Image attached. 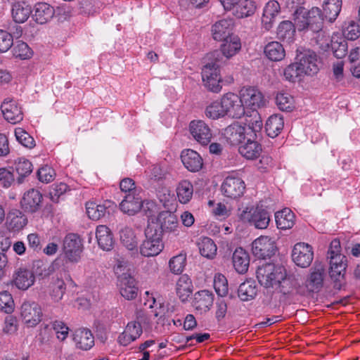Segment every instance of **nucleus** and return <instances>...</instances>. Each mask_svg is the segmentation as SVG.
Masks as SVG:
<instances>
[{
	"mask_svg": "<svg viewBox=\"0 0 360 360\" xmlns=\"http://www.w3.org/2000/svg\"><path fill=\"white\" fill-rule=\"evenodd\" d=\"M205 114L206 117L212 120L225 117L222 98H221L220 101H215L207 105L205 108Z\"/></svg>",
	"mask_w": 360,
	"mask_h": 360,
	"instance_id": "50",
	"label": "nucleus"
},
{
	"mask_svg": "<svg viewBox=\"0 0 360 360\" xmlns=\"http://www.w3.org/2000/svg\"><path fill=\"white\" fill-rule=\"evenodd\" d=\"M120 241L129 250H138V240L136 235L129 227H124L120 231Z\"/></svg>",
	"mask_w": 360,
	"mask_h": 360,
	"instance_id": "44",
	"label": "nucleus"
},
{
	"mask_svg": "<svg viewBox=\"0 0 360 360\" xmlns=\"http://www.w3.org/2000/svg\"><path fill=\"white\" fill-rule=\"evenodd\" d=\"M96 237L98 246L105 251L111 250L115 245V239L111 230L105 225L96 227Z\"/></svg>",
	"mask_w": 360,
	"mask_h": 360,
	"instance_id": "28",
	"label": "nucleus"
},
{
	"mask_svg": "<svg viewBox=\"0 0 360 360\" xmlns=\"http://www.w3.org/2000/svg\"><path fill=\"white\" fill-rule=\"evenodd\" d=\"M13 45V35L6 30H0V53L6 52Z\"/></svg>",
	"mask_w": 360,
	"mask_h": 360,
	"instance_id": "62",
	"label": "nucleus"
},
{
	"mask_svg": "<svg viewBox=\"0 0 360 360\" xmlns=\"http://www.w3.org/2000/svg\"><path fill=\"white\" fill-rule=\"evenodd\" d=\"M306 75L300 66L297 61L288 65L284 70V76L285 79L291 82H295L300 77Z\"/></svg>",
	"mask_w": 360,
	"mask_h": 360,
	"instance_id": "54",
	"label": "nucleus"
},
{
	"mask_svg": "<svg viewBox=\"0 0 360 360\" xmlns=\"http://www.w3.org/2000/svg\"><path fill=\"white\" fill-rule=\"evenodd\" d=\"M330 46L334 56L338 58H342L347 53L348 45L344 38H339L335 40L334 37H332Z\"/></svg>",
	"mask_w": 360,
	"mask_h": 360,
	"instance_id": "53",
	"label": "nucleus"
},
{
	"mask_svg": "<svg viewBox=\"0 0 360 360\" xmlns=\"http://www.w3.org/2000/svg\"><path fill=\"white\" fill-rule=\"evenodd\" d=\"M189 131L193 138L202 146L208 145L213 136L208 124L200 120H195L190 122Z\"/></svg>",
	"mask_w": 360,
	"mask_h": 360,
	"instance_id": "13",
	"label": "nucleus"
},
{
	"mask_svg": "<svg viewBox=\"0 0 360 360\" xmlns=\"http://www.w3.org/2000/svg\"><path fill=\"white\" fill-rule=\"evenodd\" d=\"M206 60L207 63L202 69V79L204 85L209 91L219 93L222 88L221 84L222 79L219 70L221 64L212 60Z\"/></svg>",
	"mask_w": 360,
	"mask_h": 360,
	"instance_id": "5",
	"label": "nucleus"
},
{
	"mask_svg": "<svg viewBox=\"0 0 360 360\" xmlns=\"http://www.w3.org/2000/svg\"><path fill=\"white\" fill-rule=\"evenodd\" d=\"M181 158L185 167L190 172H196L202 167V158L199 153L193 150L187 149L183 150Z\"/></svg>",
	"mask_w": 360,
	"mask_h": 360,
	"instance_id": "27",
	"label": "nucleus"
},
{
	"mask_svg": "<svg viewBox=\"0 0 360 360\" xmlns=\"http://www.w3.org/2000/svg\"><path fill=\"white\" fill-rule=\"evenodd\" d=\"M266 56L271 60L279 61L285 57V50L281 44L278 41H271L264 48Z\"/></svg>",
	"mask_w": 360,
	"mask_h": 360,
	"instance_id": "46",
	"label": "nucleus"
},
{
	"mask_svg": "<svg viewBox=\"0 0 360 360\" xmlns=\"http://www.w3.org/2000/svg\"><path fill=\"white\" fill-rule=\"evenodd\" d=\"M294 20L299 32H304L306 35L323 28L324 16L318 7H313L309 11L304 8H297L294 12Z\"/></svg>",
	"mask_w": 360,
	"mask_h": 360,
	"instance_id": "1",
	"label": "nucleus"
},
{
	"mask_svg": "<svg viewBox=\"0 0 360 360\" xmlns=\"http://www.w3.org/2000/svg\"><path fill=\"white\" fill-rule=\"evenodd\" d=\"M276 103L283 111H291L294 108V99L287 93H278L276 97Z\"/></svg>",
	"mask_w": 360,
	"mask_h": 360,
	"instance_id": "56",
	"label": "nucleus"
},
{
	"mask_svg": "<svg viewBox=\"0 0 360 360\" xmlns=\"http://www.w3.org/2000/svg\"><path fill=\"white\" fill-rule=\"evenodd\" d=\"M14 310V301L12 295L8 291L0 292V311L11 314Z\"/></svg>",
	"mask_w": 360,
	"mask_h": 360,
	"instance_id": "58",
	"label": "nucleus"
},
{
	"mask_svg": "<svg viewBox=\"0 0 360 360\" xmlns=\"http://www.w3.org/2000/svg\"><path fill=\"white\" fill-rule=\"evenodd\" d=\"M11 13L15 22L22 23L30 17L32 9L25 1H17L12 4Z\"/></svg>",
	"mask_w": 360,
	"mask_h": 360,
	"instance_id": "37",
	"label": "nucleus"
},
{
	"mask_svg": "<svg viewBox=\"0 0 360 360\" xmlns=\"http://www.w3.org/2000/svg\"><path fill=\"white\" fill-rule=\"evenodd\" d=\"M176 194L181 203L186 204L188 202L193 194V184L188 180L181 181L176 188Z\"/></svg>",
	"mask_w": 360,
	"mask_h": 360,
	"instance_id": "48",
	"label": "nucleus"
},
{
	"mask_svg": "<svg viewBox=\"0 0 360 360\" xmlns=\"http://www.w3.org/2000/svg\"><path fill=\"white\" fill-rule=\"evenodd\" d=\"M141 192L134 190V193L126 194L120 204L121 211L129 215H134L141 210L143 205V199L140 195Z\"/></svg>",
	"mask_w": 360,
	"mask_h": 360,
	"instance_id": "20",
	"label": "nucleus"
},
{
	"mask_svg": "<svg viewBox=\"0 0 360 360\" xmlns=\"http://www.w3.org/2000/svg\"><path fill=\"white\" fill-rule=\"evenodd\" d=\"M276 250L274 241L268 236H262L252 243V252L258 259L270 258L275 255Z\"/></svg>",
	"mask_w": 360,
	"mask_h": 360,
	"instance_id": "11",
	"label": "nucleus"
},
{
	"mask_svg": "<svg viewBox=\"0 0 360 360\" xmlns=\"http://www.w3.org/2000/svg\"><path fill=\"white\" fill-rule=\"evenodd\" d=\"M214 287L219 296L225 297L228 294V281L224 275L219 274L215 276Z\"/></svg>",
	"mask_w": 360,
	"mask_h": 360,
	"instance_id": "59",
	"label": "nucleus"
},
{
	"mask_svg": "<svg viewBox=\"0 0 360 360\" xmlns=\"http://www.w3.org/2000/svg\"><path fill=\"white\" fill-rule=\"evenodd\" d=\"M82 251V240L78 234L68 233L65 236L63 241V252L69 262H78Z\"/></svg>",
	"mask_w": 360,
	"mask_h": 360,
	"instance_id": "8",
	"label": "nucleus"
},
{
	"mask_svg": "<svg viewBox=\"0 0 360 360\" xmlns=\"http://www.w3.org/2000/svg\"><path fill=\"white\" fill-rule=\"evenodd\" d=\"M296 28L295 23L293 24L290 20H284L281 22L277 27V39L283 42L290 44L295 40Z\"/></svg>",
	"mask_w": 360,
	"mask_h": 360,
	"instance_id": "33",
	"label": "nucleus"
},
{
	"mask_svg": "<svg viewBox=\"0 0 360 360\" xmlns=\"http://www.w3.org/2000/svg\"><path fill=\"white\" fill-rule=\"evenodd\" d=\"M15 136L18 141L27 148H33L36 145L34 138L22 128H16Z\"/></svg>",
	"mask_w": 360,
	"mask_h": 360,
	"instance_id": "57",
	"label": "nucleus"
},
{
	"mask_svg": "<svg viewBox=\"0 0 360 360\" xmlns=\"http://www.w3.org/2000/svg\"><path fill=\"white\" fill-rule=\"evenodd\" d=\"M214 302V295L209 290H204L194 295L193 306L197 310L207 311L210 309Z\"/></svg>",
	"mask_w": 360,
	"mask_h": 360,
	"instance_id": "34",
	"label": "nucleus"
},
{
	"mask_svg": "<svg viewBox=\"0 0 360 360\" xmlns=\"http://www.w3.org/2000/svg\"><path fill=\"white\" fill-rule=\"evenodd\" d=\"M13 52L16 58L22 60L27 59L32 56V51L28 45L23 41L17 42L16 45L13 47Z\"/></svg>",
	"mask_w": 360,
	"mask_h": 360,
	"instance_id": "60",
	"label": "nucleus"
},
{
	"mask_svg": "<svg viewBox=\"0 0 360 360\" xmlns=\"http://www.w3.org/2000/svg\"><path fill=\"white\" fill-rule=\"evenodd\" d=\"M310 271V274L305 281V285L309 292H317L323 285L325 266L322 263L315 262Z\"/></svg>",
	"mask_w": 360,
	"mask_h": 360,
	"instance_id": "15",
	"label": "nucleus"
},
{
	"mask_svg": "<svg viewBox=\"0 0 360 360\" xmlns=\"http://www.w3.org/2000/svg\"><path fill=\"white\" fill-rule=\"evenodd\" d=\"M277 227L280 229H291L295 224V214L288 208H285L275 214Z\"/></svg>",
	"mask_w": 360,
	"mask_h": 360,
	"instance_id": "40",
	"label": "nucleus"
},
{
	"mask_svg": "<svg viewBox=\"0 0 360 360\" xmlns=\"http://www.w3.org/2000/svg\"><path fill=\"white\" fill-rule=\"evenodd\" d=\"M292 257L293 262L302 268L308 267L314 259L312 247L304 243H298L295 245Z\"/></svg>",
	"mask_w": 360,
	"mask_h": 360,
	"instance_id": "14",
	"label": "nucleus"
},
{
	"mask_svg": "<svg viewBox=\"0 0 360 360\" xmlns=\"http://www.w3.org/2000/svg\"><path fill=\"white\" fill-rule=\"evenodd\" d=\"M284 126L283 119L278 115H273L266 120L265 130L269 137H276Z\"/></svg>",
	"mask_w": 360,
	"mask_h": 360,
	"instance_id": "41",
	"label": "nucleus"
},
{
	"mask_svg": "<svg viewBox=\"0 0 360 360\" xmlns=\"http://www.w3.org/2000/svg\"><path fill=\"white\" fill-rule=\"evenodd\" d=\"M342 0H325L323 4V12L325 18L333 22L339 15L342 8Z\"/></svg>",
	"mask_w": 360,
	"mask_h": 360,
	"instance_id": "39",
	"label": "nucleus"
},
{
	"mask_svg": "<svg viewBox=\"0 0 360 360\" xmlns=\"http://www.w3.org/2000/svg\"><path fill=\"white\" fill-rule=\"evenodd\" d=\"M233 265L237 272L244 274L249 266L248 254L242 248H236L232 257Z\"/></svg>",
	"mask_w": 360,
	"mask_h": 360,
	"instance_id": "38",
	"label": "nucleus"
},
{
	"mask_svg": "<svg viewBox=\"0 0 360 360\" xmlns=\"http://www.w3.org/2000/svg\"><path fill=\"white\" fill-rule=\"evenodd\" d=\"M86 210L88 217L96 221L104 217L107 213L109 214L108 207L105 204L98 205L94 202H87Z\"/></svg>",
	"mask_w": 360,
	"mask_h": 360,
	"instance_id": "47",
	"label": "nucleus"
},
{
	"mask_svg": "<svg viewBox=\"0 0 360 360\" xmlns=\"http://www.w3.org/2000/svg\"><path fill=\"white\" fill-rule=\"evenodd\" d=\"M225 115L238 119L245 115L246 112L241 96L233 93H227L222 97Z\"/></svg>",
	"mask_w": 360,
	"mask_h": 360,
	"instance_id": "9",
	"label": "nucleus"
},
{
	"mask_svg": "<svg viewBox=\"0 0 360 360\" xmlns=\"http://www.w3.org/2000/svg\"><path fill=\"white\" fill-rule=\"evenodd\" d=\"M14 181L15 177L13 171L5 167L0 168V186L8 188Z\"/></svg>",
	"mask_w": 360,
	"mask_h": 360,
	"instance_id": "63",
	"label": "nucleus"
},
{
	"mask_svg": "<svg viewBox=\"0 0 360 360\" xmlns=\"http://www.w3.org/2000/svg\"><path fill=\"white\" fill-rule=\"evenodd\" d=\"M121 295L130 300L136 297L138 288L135 278L129 273H123L120 277Z\"/></svg>",
	"mask_w": 360,
	"mask_h": 360,
	"instance_id": "23",
	"label": "nucleus"
},
{
	"mask_svg": "<svg viewBox=\"0 0 360 360\" xmlns=\"http://www.w3.org/2000/svg\"><path fill=\"white\" fill-rule=\"evenodd\" d=\"M310 39V43L314 46H317L318 49L323 51H327L331 44V39L323 29H321L317 32H311L306 35Z\"/></svg>",
	"mask_w": 360,
	"mask_h": 360,
	"instance_id": "35",
	"label": "nucleus"
},
{
	"mask_svg": "<svg viewBox=\"0 0 360 360\" xmlns=\"http://www.w3.org/2000/svg\"><path fill=\"white\" fill-rule=\"evenodd\" d=\"M257 6L252 0H242L236 7V13L238 18H244L255 13Z\"/></svg>",
	"mask_w": 360,
	"mask_h": 360,
	"instance_id": "51",
	"label": "nucleus"
},
{
	"mask_svg": "<svg viewBox=\"0 0 360 360\" xmlns=\"http://www.w3.org/2000/svg\"><path fill=\"white\" fill-rule=\"evenodd\" d=\"M238 151L245 158L254 160L259 156L262 146L257 141L248 139L247 143L239 147Z\"/></svg>",
	"mask_w": 360,
	"mask_h": 360,
	"instance_id": "42",
	"label": "nucleus"
},
{
	"mask_svg": "<svg viewBox=\"0 0 360 360\" xmlns=\"http://www.w3.org/2000/svg\"><path fill=\"white\" fill-rule=\"evenodd\" d=\"M241 218L243 220L247 219L255 228L259 229H266L270 221L269 213L262 207H257L252 213L243 211L241 214Z\"/></svg>",
	"mask_w": 360,
	"mask_h": 360,
	"instance_id": "17",
	"label": "nucleus"
},
{
	"mask_svg": "<svg viewBox=\"0 0 360 360\" xmlns=\"http://www.w3.org/2000/svg\"><path fill=\"white\" fill-rule=\"evenodd\" d=\"M42 199L43 197L41 193L36 189L32 188L24 194L21 200L22 207L25 212H35L41 207Z\"/></svg>",
	"mask_w": 360,
	"mask_h": 360,
	"instance_id": "25",
	"label": "nucleus"
},
{
	"mask_svg": "<svg viewBox=\"0 0 360 360\" xmlns=\"http://www.w3.org/2000/svg\"><path fill=\"white\" fill-rule=\"evenodd\" d=\"M245 185L239 177L229 176L221 185V191L227 198L236 199L244 193Z\"/></svg>",
	"mask_w": 360,
	"mask_h": 360,
	"instance_id": "16",
	"label": "nucleus"
},
{
	"mask_svg": "<svg viewBox=\"0 0 360 360\" xmlns=\"http://www.w3.org/2000/svg\"><path fill=\"white\" fill-rule=\"evenodd\" d=\"M240 96L243 104L250 107L252 110L265 105L266 99L258 89L253 87L244 88L240 91Z\"/></svg>",
	"mask_w": 360,
	"mask_h": 360,
	"instance_id": "19",
	"label": "nucleus"
},
{
	"mask_svg": "<svg viewBox=\"0 0 360 360\" xmlns=\"http://www.w3.org/2000/svg\"><path fill=\"white\" fill-rule=\"evenodd\" d=\"M246 134L245 127L238 124H232L224 129L223 135L231 145H238L245 139Z\"/></svg>",
	"mask_w": 360,
	"mask_h": 360,
	"instance_id": "30",
	"label": "nucleus"
},
{
	"mask_svg": "<svg viewBox=\"0 0 360 360\" xmlns=\"http://www.w3.org/2000/svg\"><path fill=\"white\" fill-rule=\"evenodd\" d=\"M20 316L27 327H34L41 321L43 314L37 302L25 301L21 306Z\"/></svg>",
	"mask_w": 360,
	"mask_h": 360,
	"instance_id": "10",
	"label": "nucleus"
},
{
	"mask_svg": "<svg viewBox=\"0 0 360 360\" xmlns=\"http://www.w3.org/2000/svg\"><path fill=\"white\" fill-rule=\"evenodd\" d=\"M1 110L4 118L12 124H16L23 118L21 108L13 99L6 98L1 105Z\"/></svg>",
	"mask_w": 360,
	"mask_h": 360,
	"instance_id": "22",
	"label": "nucleus"
},
{
	"mask_svg": "<svg viewBox=\"0 0 360 360\" xmlns=\"http://www.w3.org/2000/svg\"><path fill=\"white\" fill-rule=\"evenodd\" d=\"M73 340L77 347L82 350H88L94 345V338L91 330L79 328L75 330Z\"/></svg>",
	"mask_w": 360,
	"mask_h": 360,
	"instance_id": "31",
	"label": "nucleus"
},
{
	"mask_svg": "<svg viewBox=\"0 0 360 360\" xmlns=\"http://www.w3.org/2000/svg\"><path fill=\"white\" fill-rule=\"evenodd\" d=\"M280 12V5L278 1H269L265 6L262 17V27L266 31L270 30L274 25L275 18Z\"/></svg>",
	"mask_w": 360,
	"mask_h": 360,
	"instance_id": "29",
	"label": "nucleus"
},
{
	"mask_svg": "<svg viewBox=\"0 0 360 360\" xmlns=\"http://www.w3.org/2000/svg\"><path fill=\"white\" fill-rule=\"evenodd\" d=\"M245 115L247 116L245 122L248 126V129L254 133L259 131L262 127V121L258 111L252 110L250 115H248V112Z\"/></svg>",
	"mask_w": 360,
	"mask_h": 360,
	"instance_id": "55",
	"label": "nucleus"
},
{
	"mask_svg": "<svg viewBox=\"0 0 360 360\" xmlns=\"http://www.w3.org/2000/svg\"><path fill=\"white\" fill-rule=\"evenodd\" d=\"M158 229L161 231V236L164 232H172L176 230L178 226V218L176 214L169 211H162L159 213L157 218Z\"/></svg>",
	"mask_w": 360,
	"mask_h": 360,
	"instance_id": "26",
	"label": "nucleus"
},
{
	"mask_svg": "<svg viewBox=\"0 0 360 360\" xmlns=\"http://www.w3.org/2000/svg\"><path fill=\"white\" fill-rule=\"evenodd\" d=\"M34 280L32 271L21 266L14 271L11 283L19 290H25L34 284Z\"/></svg>",
	"mask_w": 360,
	"mask_h": 360,
	"instance_id": "18",
	"label": "nucleus"
},
{
	"mask_svg": "<svg viewBox=\"0 0 360 360\" xmlns=\"http://www.w3.org/2000/svg\"><path fill=\"white\" fill-rule=\"evenodd\" d=\"M233 22L231 19H222L216 22L212 27V38L216 41H221L233 34Z\"/></svg>",
	"mask_w": 360,
	"mask_h": 360,
	"instance_id": "24",
	"label": "nucleus"
},
{
	"mask_svg": "<svg viewBox=\"0 0 360 360\" xmlns=\"http://www.w3.org/2000/svg\"><path fill=\"white\" fill-rule=\"evenodd\" d=\"M148 322V317L142 311L137 312L134 320L129 321L124 330L119 335L118 342L121 345L127 346L136 341L143 333L142 325Z\"/></svg>",
	"mask_w": 360,
	"mask_h": 360,
	"instance_id": "3",
	"label": "nucleus"
},
{
	"mask_svg": "<svg viewBox=\"0 0 360 360\" xmlns=\"http://www.w3.org/2000/svg\"><path fill=\"white\" fill-rule=\"evenodd\" d=\"M345 39L356 40L360 36V27L354 22H351L349 25L345 29L344 32Z\"/></svg>",
	"mask_w": 360,
	"mask_h": 360,
	"instance_id": "64",
	"label": "nucleus"
},
{
	"mask_svg": "<svg viewBox=\"0 0 360 360\" xmlns=\"http://www.w3.org/2000/svg\"><path fill=\"white\" fill-rule=\"evenodd\" d=\"M58 265V259H57L50 265L44 264L43 262L38 260L34 262V266L36 267V274L43 278L52 274Z\"/></svg>",
	"mask_w": 360,
	"mask_h": 360,
	"instance_id": "52",
	"label": "nucleus"
},
{
	"mask_svg": "<svg viewBox=\"0 0 360 360\" xmlns=\"http://www.w3.org/2000/svg\"><path fill=\"white\" fill-rule=\"evenodd\" d=\"M257 294V286L255 281L247 280L241 283L238 289V296L242 301L254 299Z\"/></svg>",
	"mask_w": 360,
	"mask_h": 360,
	"instance_id": "43",
	"label": "nucleus"
},
{
	"mask_svg": "<svg viewBox=\"0 0 360 360\" xmlns=\"http://www.w3.org/2000/svg\"><path fill=\"white\" fill-rule=\"evenodd\" d=\"M329 260V274L334 283V288L340 290L345 283V272L347 268V257L344 255L338 254L327 256Z\"/></svg>",
	"mask_w": 360,
	"mask_h": 360,
	"instance_id": "7",
	"label": "nucleus"
},
{
	"mask_svg": "<svg viewBox=\"0 0 360 360\" xmlns=\"http://www.w3.org/2000/svg\"><path fill=\"white\" fill-rule=\"evenodd\" d=\"M193 284L188 275L181 276L176 282V292L181 302H184L193 292Z\"/></svg>",
	"mask_w": 360,
	"mask_h": 360,
	"instance_id": "36",
	"label": "nucleus"
},
{
	"mask_svg": "<svg viewBox=\"0 0 360 360\" xmlns=\"http://www.w3.org/2000/svg\"><path fill=\"white\" fill-rule=\"evenodd\" d=\"M186 260V256L181 254L172 257L169 262L170 270L174 274H181L185 267Z\"/></svg>",
	"mask_w": 360,
	"mask_h": 360,
	"instance_id": "61",
	"label": "nucleus"
},
{
	"mask_svg": "<svg viewBox=\"0 0 360 360\" xmlns=\"http://www.w3.org/2000/svg\"><path fill=\"white\" fill-rule=\"evenodd\" d=\"M220 50H215L207 54L206 60H212L222 64L224 58L229 59L236 55L241 48L240 39L238 36L233 35L222 41Z\"/></svg>",
	"mask_w": 360,
	"mask_h": 360,
	"instance_id": "6",
	"label": "nucleus"
},
{
	"mask_svg": "<svg viewBox=\"0 0 360 360\" xmlns=\"http://www.w3.org/2000/svg\"><path fill=\"white\" fill-rule=\"evenodd\" d=\"M296 285V281L291 277H287L285 271L284 278L282 280H279L275 288L278 292L281 294L283 302H290L293 300L295 295H297Z\"/></svg>",
	"mask_w": 360,
	"mask_h": 360,
	"instance_id": "21",
	"label": "nucleus"
},
{
	"mask_svg": "<svg viewBox=\"0 0 360 360\" xmlns=\"http://www.w3.org/2000/svg\"><path fill=\"white\" fill-rule=\"evenodd\" d=\"M296 60L306 75L313 76L319 72L317 55L314 51L309 49L299 51Z\"/></svg>",
	"mask_w": 360,
	"mask_h": 360,
	"instance_id": "12",
	"label": "nucleus"
},
{
	"mask_svg": "<svg viewBox=\"0 0 360 360\" xmlns=\"http://www.w3.org/2000/svg\"><path fill=\"white\" fill-rule=\"evenodd\" d=\"M15 169L18 174L17 183L21 184L24 181V178L29 176L32 170L33 166L28 160L20 158L15 162Z\"/></svg>",
	"mask_w": 360,
	"mask_h": 360,
	"instance_id": "45",
	"label": "nucleus"
},
{
	"mask_svg": "<svg viewBox=\"0 0 360 360\" xmlns=\"http://www.w3.org/2000/svg\"><path fill=\"white\" fill-rule=\"evenodd\" d=\"M55 11L51 5L40 2L35 5L33 18L39 24H45L54 15Z\"/></svg>",
	"mask_w": 360,
	"mask_h": 360,
	"instance_id": "32",
	"label": "nucleus"
},
{
	"mask_svg": "<svg viewBox=\"0 0 360 360\" xmlns=\"http://www.w3.org/2000/svg\"><path fill=\"white\" fill-rule=\"evenodd\" d=\"M146 239L140 245V253L143 257H154L163 250L161 231L153 221L149 223L145 229Z\"/></svg>",
	"mask_w": 360,
	"mask_h": 360,
	"instance_id": "2",
	"label": "nucleus"
},
{
	"mask_svg": "<svg viewBox=\"0 0 360 360\" xmlns=\"http://www.w3.org/2000/svg\"><path fill=\"white\" fill-rule=\"evenodd\" d=\"M200 253L207 258H213L216 254L217 248L214 242L208 237L202 238L198 243Z\"/></svg>",
	"mask_w": 360,
	"mask_h": 360,
	"instance_id": "49",
	"label": "nucleus"
},
{
	"mask_svg": "<svg viewBox=\"0 0 360 360\" xmlns=\"http://www.w3.org/2000/svg\"><path fill=\"white\" fill-rule=\"evenodd\" d=\"M285 272V269L283 266L266 264L257 269V278L259 283L264 287L274 288L279 280L284 278Z\"/></svg>",
	"mask_w": 360,
	"mask_h": 360,
	"instance_id": "4",
	"label": "nucleus"
}]
</instances>
